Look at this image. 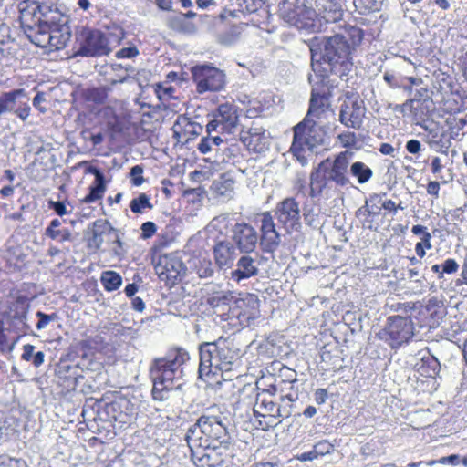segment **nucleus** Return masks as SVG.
Instances as JSON below:
<instances>
[{"mask_svg":"<svg viewBox=\"0 0 467 467\" xmlns=\"http://www.w3.org/2000/svg\"><path fill=\"white\" fill-rule=\"evenodd\" d=\"M309 47L313 70L309 82L328 81L329 73L343 78L351 71L350 46L344 36H315Z\"/></svg>","mask_w":467,"mask_h":467,"instance_id":"nucleus-1","label":"nucleus"},{"mask_svg":"<svg viewBox=\"0 0 467 467\" xmlns=\"http://www.w3.org/2000/svg\"><path fill=\"white\" fill-rule=\"evenodd\" d=\"M189 359V353L182 348H171L165 357L153 359L150 367V376L153 382L154 400H163L168 398L169 391L182 389V366Z\"/></svg>","mask_w":467,"mask_h":467,"instance_id":"nucleus-2","label":"nucleus"},{"mask_svg":"<svg viewBox=\"0 0 467 467\" xmlns=\"http://www.w3.org/2000/svg\"><path fill=\"white\" fill-rule=\"evenodd\" d=\"M226 418L222 415L204 413L191 425L184 440L191 451L192 458L195 449L213 450L227 449L231 437L227 431Z\"/></svg>","mask_w":467,"mask_h":467,"instance_id":"nucleus-3","label":"nucleus"},{"mask_svg":"<svg viewBox=\"0 0 467 467\" xmlns=\"http://www.w3.org/2000/svg\"><path fill=\"white\" fill-rule=\"evenodd\" d=\"M199 377L203 379L219 372H231L236 366L240 354L234 340L219 337L213 342H203L199 345Z\"/></svg>","mask_w":467,"mask_h":467,"instance_id":"nucleus-4","label":"nucleus"},{"mask_svg":"<svg viewBox=\"0 0 467 467\" xmlns=\"http://www.w3.org/2000/svg\"><path fill=\"white\" fill-rule=\"evenodd\" d=\"M19 11L21 26L26 35L67 24V17L47 0H25L19 4Z\"/></svg>","mask_w":467,"mask_h":467,"instance_id":"nucleus-5","label":"nucleus"},{"mask_svg":"<svg viewBox=\"0 0 467 467\" xmlns=\"http://www.w3.org/2000/svg\"><path fill=\"white\" fill-rule=\"evenodd\" d=\"M316 13L314 0H280L278 3L279 17L299 30L314 28Z\"/></svg>","mask_w":467,"mask_h":467,"instance_id":"nucleus-6","label":"nucleus"},{"mask_svg":"<svg viewBox=\"0 0 467 467\" xmlns=\"http://www.w3.org/2000/svg\"><path fill=\"white\" fill-rule=\"evenodd\" d=\"M78 45L77 55L81 57H100L110 52L107 36L98 29L83 27L76 34Z\"/></svg>","mask_w":467,"mask_h":467,"instance_id":"nucleus-7","label":"nucleus"},{"mask_svg":"<svg viewBox=\"0 0 467 467\" xmlns=\"http://www.w3.org/2000/svg\"><path fill=\"white\" fill-rule=\"evenodd\" d=\"M312 86L309 109L303 120L306 123L317 122L324 125L331 114L329 99L327 96L328 81L309 82Z\"/></svg>","mask_w":467,"mask_h":467,"instance_id":"nucleus-8","label":"nucleus"},{"mask_svg":"<svg viewBox=\"0 0 467 467\" xmlns=\"http://www.w3.org/2000/svg\"><path fill=\"white\" fill-rule=\"evenodd\" d=\"M323 125L317 122L306 123L301 121L294 128V140L291 150L295 152L303 150L307 148L313 150L319 145L325 143V132L322 129Z\"/></svg>","mask_w":467,"mask_h":467,"instance_id":"nucleus-9","label":"nucleus"},{"mask_svg":"<svg viewBox=\"0 0 467 467\" xmlns=\"http://www.w3.org/2000/svg\"><path fill=\"white\" fill-rule=\"evenodd\" d=\"M192 75L198 93L216 92L225 86V74L223 70L208 65L195 66Z\"/></svg>","mask_w":467,"mask_h":467,"instance_id":"nucleus-10","label":"nucleus"},{"mask_svg":"<svg viewBox=\"0 0 467 467\" xmlns=\"http://www.w3.org/2000/svg\"><path fill=\"white\" fill-rule=\"evenodd\" d=\"M26 36L32 43L38 47L57 50L64 48L71 37L67 25H60L58 27L34 32Z\"/></svg>","mask_w":467,"mask_h":467,"instance_id":"nucleus-11","label":"nucleus"},{"mask_svg":"<svg viewBox=\"0 0 467 467\" xmlns=\"http://www.w3.org/2000/svg\"><path fill=\"white\" fill-rule=\"evenodd\" d=\"M154 269L159 278L170 285H174L186 272L184 264L173 254L160 255Z\"/></svg>","mask_w":467,"mask_h":467,"instance_id":"nucleus-12","label":"nucleus"},{"mask_svg":"<svg viewBox=\"0 0 467 467\" xmlns=\"http://www.w3.org/2000/svg\"><path fill=\"white\" fill-rule=\"evenodd\" d=\"M275 215L287 233L296 231L301 226L299 203L294 198L288 197L278 202Z\"/></svg>","mask_w":467,"mask_h":467,"instance_id":"nucleus-13","label":"nucleus"},{"mask_svg":"<svg viewBox=\"0 0 467 467\" xmlns=\"http://www.w3.org/2000/svg\"><path fill=\"white\" fill-rule=\"evenodd\" d=\"M366 108L362 99L347 97L340 106L339 120L348 128L358 130L363 123Z\"/></svg>","mask_w":467,"mask_h":467,"instance_id":"nucleus-14","label":"nucleus"},{"mask_svg":"<svg viewBox=\"0 0 467 467\" xmlns=\"http://www.w3.org/2000/svg\"><path fill=\"white\" fill-rule=\"evenodd\" d=\"M387 333L392 347L408 342L413 336L412 322L409 317L393 316L388 318Z\"/></svg>","mask_w":467,"mask_h":467,"instance_id":"nucleus-15","label":"nucleus"},{"mask_svg":"<svg viewBox=\"0 0 467 467\" xmlns=\"http://www.w3.org/2000/svg\"><path fill=\"white\" fill-rule=\"evenodd\" d=\"M232 239L240 253L250 254L254 251L258 242L255 229L245 223H237L233 227Z\"/></svg>","mask_w":467,"mask_h":467,"instance_id":"nucleus-16","label":"nucleus"},{"mask_svg":"<svg viewBox=\"0 0 467 467\" xmlns=\"http://www.w3.org/2000/svg\"><path fill=\"white\" fill-rule=\"evenodd\" d=\"M261 245L265 252H274L281 243L280 234L275 229L273 216L269 212L260 215Z\"/></svg>","mask_w":467,"mask_h":467,"instance_id":"nucleus-17","label":"nucleus"},{"mask_svg":"<svg viewBox=\"0 0 467 467\" xmlns=\"http://www.w3.org/2000/svg\"><path fill=\"white\" fill-rule=\"evenodd\" d=\"M348 164L347 152L338 154L332 163L329 162L326 166V172L328 175V179L338 186L348 185L350 182L347 176Z\"/></svg>","mask_w":467,"mask_h":467,"instance_id":"nucleus-18","label":"nucleus"},{"mask_svg":"<svg viewBox=\"0 0 467 467\" xmlns=\"http://www.w3.org/2000/svg\"><path fill=\"white\" fill-rule=\"evenodd\" d=\"M254 413L262 417L280 418L285 416L281 413V406L275 403L274 396L268 390H263L257 394Z\"/></svg>","mask_w":467,"mask_h":467,"instance_id":"nucleus-19","label":"nucleus"},{"mask_svg":"<svg viewBox=\"0 0 467 467\" xmlns=\"http://www.w3.org/2000/svg\"><path fill=\"white\" fill-rule=\"evenodd\" d=\"M243 140L247 144L249 150L260 153L269 148L270 134L262 127H252L247 135L243 137Z\"/></svg>","mask_w":467,"mask_h":467,"instance_id":"nucleus-20","label":"nucleus"},{"mask_svg":"<svg viewBox=\"0 0 467 467\" xmlns=\"http://www.w3.org/2000/svg\"><path fill=\"white\" fill-rule=\"evenodd\" d=\"M329 163V160L323 161L310 175V195L317 197L323 194L327 190L330 189L328 175L326 172V166Z\"/></svg>","mask_w":467,"mask_h":467,"instance_id":"nucleus-21","label":"nucleus"},{"mask_svg":"<svg viewBox=\"0 0 467 467\" xmlns=\"http://www.w3.org/2000/svg\"><path fill=\"white\" fill-rule=\"evenodd\" d=\"M256 261L250 255H243L236 264V269L231 273V278L240 283L258 275Z\"/></svg>","mask_w":467,"mask_h":467,"instance_id":"nucleus-22","label":"nucleus"},{"mask_svg":"<svg viewBox=\"0 0 467 467\" xmlns=\"http://www.w3.org/2000/svg\"><path fill=\"white\" fill-rule=\"evenodd\" d=\"M316 17L321 16L326 22H337L342 16V9L334 0H314Z\"/></svg>","mask_w":467,"mask_h":467,"instance_id":"nucleus-23","label":"nucleus"},{"mask_svg":"<svg viewBox=\"0 0 467 467\" xmlns=\"http://www.w3.org/2000/svg\"><path fill=\"white\" fill-rule=\"evenodd\" d=\"M215 264L219 268L230 267L236 258L234 245L228 241H222L213 246Z\"/></svg>","mask_w":467,"mask_h":467,"instance_id":"nucleus-24","label":"nucleus"},{"mask_svg":"<svg viewBox=\"0 0 467 467\" xmlns=\"http://www.w3.org/2000/svg\"><path fill=\"white\" fill-rule=\"evenodd\" d=\"M88 171L95 176V182L89 187V192L81 200L82 202L90 203L103 197L106 191L105 179L103 173L95 167H90Z\"/></svg>","mask_w":467,"mask_h":467,"instance_id":"nucleus-25","label":"nucleus"},{"mask_svg":"<svg viewBox=\"0 0 467 467\" xmlns=\"http://www.w3.org/2000/svg\"><path fill=\"white\" fill-rule=\"evenodd\" d=\"M215 117L220 120L223 130H231L238 121L235 107L228 103L218 107Z\"/></svg>","mask_w":467,"mask_h":467,"instance_id":"nucleus-26","label":"nucleus"},{"mask_svg":"<svg viewBox=\"0 0 467 467\" xmlns=\"http://www.w3.org/2000/svg\"><path fill=\"white\" fill-rule=\"evenodd\" d=\"M418 372L427 378H435L440 371V363L438 359L431 356H423L420 359V363L417 364Z\"/></svg>","mask_w":467,"mask_h":467,"instance_id":"nucleus-27","label":"nucleus"},{"mask_svg":"<svg viewBox=\"0 0 467 467\" xmlns=\"http://www.w3.org/2000/svg\"><path fill=\"white\" fill-rule=\"evenodd\" d=\"M61 221L53 219L45 230V235L59 242L69 241L71 239V232L68 229H61Z\"/></svg>","mask_w":467,"mask_h":467,"instance_id":"nucleus-28","label":"nucleus"},{"mask_svg":"<svg viewBox=\"0 0 467 467\" xmlns=\"http://www.w3.org/2000/svg\"><path fill=\"white\" fill-rule=\"evenodd\" d=\"M20 96H25L24 89H15L0 95V117L14 110L16 99Z\"/></svg>","mask_w":467,"mask_h":467,"instance_id":"nucleus-29","label":"nucleus"},{"mask_svg":"<svg viewBox=\"0 0 467 467\" xmlns=\"http://www.w3.org/2000/svg\"><path fill=\"white\" fill-rule=\"evenodd\" d=\"M110 228V226L103 221H96L93 223L91 237L88 239V245L96 249L100 248L104 240L103 234Z\"/></svg>","mask_w":467,"mask_h":467,"instance_id":"nucleus-30","label":"nucleus"},{"mask_svg":"<svg viewBox=\"0 0 467 467\" xmlns=\"http://www.w3.org/2000/svg\"><path fill=\"white\" fill-rule=\"evenodd\" d=\"M101 284L108 292H112L119 288L122 284V277L115 271H104L100 276Z\"/></svg>","mask_w":467,"mask_h":467,"instance_id":"nucleus-31","label":"nucleus"},{"mask_svg":"<svg viewBox=\"0 0 467 467\" xmlns=\"http://www.w3.org/2000/svg\"><path fill=\"white\" fill-rule=\"evenodd\" d=\"M380 202V196L373 194L370 196L368 201H366L365 204L357 211V216H376L379 213L380 209L378 204Z\"/></svg>","mask_w":467,"mask_h":467,"instance_id":"nucleus-32","label":"nucleus"},{"mask_svg":"<svg viewBox=\"0 0 467 467\" xmlns=\"http://www.w3.org/2000/svg\"><path fill=\"white\" fill-rule=\"evenodd\" d=\"M350 172L361 184L368 182L373 175L372 170L361 161L354 162L350 167Z\"/></svg>","mask_w":467,"mask_h":467,"instance_id":"nucleus-33","label":"nucleus"},{"mask_svg":"<svg viewBox=\"0 0 467 467\" xmlns=\"http://www.w3.org/2000/svg\"><path fill=\"white\" fill-rule=\"evenodd\" d=\"M213 185L218 195L226 198L233 197L234 181L232 178L223 175Z\"/></svg>","mask_w":467,"mask_h":467,"instance_id":"nucleus-34","label":"nucleus"},{"mask_svg":"<svg viewBox=\"0 0 467 467\" xmlns=\"http://www.w3.org/2000/svg\"><path fill=\"white\" fill-rule=\"evenodd\" d=\"M27 308L21 306L20 310H16L12 316V321L16 327L17 330L23 333H27L31 330L30 325L26 323Z\"/></svg>","mask_w":467,"mask_h":467,"instance_id":"nucleus-35","label":"nucleus"},{"mask_svg":"<svg viewBox=\"0 0 467 467\" xmlns=\"http://www.w3.org/2000/svg\"><path fill=\"white\" fill-rule=\"evenodd\" d=\"M412 98L410 99H407L406 102L403 104L404 108H407L410 109V111L417 115V107L415 106L416 103H419L420 100L424 99L428 97V89L426 88H420L413 91Z\"/></svg>","mask_w":467,"mask_h":467,"instance_id":"nucleus-36","label":"nucleus"},{"mask_svg":"<svg viewBox=\"0 0 467 467\" xmlns=\"http://www.w3.org/2000/svg\"><path fill=\"white\" fill-rule=\"evenodd\" d=\"M152 207L149 196L145 193H140L130 202V208L134 213H142L145 209H152Z\"/></svg>","mask_w":467,"mask_h":467,"instance_id":"nucleus-37","label":"nucleus"},{"mask_svg":"<svg viewBox=\"0 0 467 467\" xmlns=\"http://www.w3.org/2000/svg\"><path fill=\"white\" fill-rule=\"evenodd\" d=\"M182 124L184 126L185 131L192 134V135H199L201 132L202 127L195 122L190 121V119L187 117L180 116L177 122L174 125V128L177 126H180Z\"/></svg>","mask_w":467,"mask_h":467,"instance_id":"nucleus-38","label":"nucleus"},{"mask_svg":"<svg viewBox=\"0 0 467 467\" xmlns=\"http://www.w3.org/2000/svg\"><path fill=\"white\" fill-rule=\"evenodd\" d=\"M196 271L201 278L211 277L214 273L213 263L206 259L200 260L199 265L196 266Z\"/></svg>","mask_w":467,"mask_h":467,"instance_id":"nucleus-39","label":"nucleus"},{"mask_svg":"<svg viewBox=\"0 0 467 467\" xmlns=\"http://www.w3.org/2000/svg\"><path fill=\"white\" fill-rule=\"evenodd\" d=\"M86 99L97 104L104 103L106 99L105 90L98 88H89L86 91Z\"/></svg>","mask_w":467,"mask_h":467,"instance_id":"nucleus-40","label":"nucleus"},{"mask_svg":"<svg viewBox=\"0 0 467 467\" xmlns=\"http://www.w3.org/2000/svg\"><path fill=\"white\" fill-rule=\"evenodd\" d=\"M31 108L27 102H16V107L12 112L17 116L21 120L25 121L30 115Z\"/></svg>","mask_w":467,"mask_h":467,"instance_id":"nucleus-41","label":"nucleus"},{"mask_svg":"<svg viewBox=\"0 0 467 467\" xmlns=\"http://www.w3.org/2000/svg\"><path fill=\"white\" fill-rule=\"evenodd\" d=\"M317 457L329 454L334 450L333 444L326 440L320 441L314 445Z\"/></svg>","mask_w":467,"mask_h":467,"instance_id":"nucleus-42","label":"nucleus"},{"mask_svg":"<svg viewBox=\"0 0 467 467\" xmlns=\"http://www.w3.org/2000/svg\"><path fill=\"white\" fill-rule=\"evenodd\" d=\"M142 173L143 168L140 165H135L130 169V175L134 186H140L144 182Z\"/></svg>","mask_w":467,"mask_h":467,"instance_id":"nucleus-43","label":"nucleus"},{"mask_svg":"<svg viewBox=\"0 0 467 467\" xmlns=\"http://www.w3.org/2000/svg\"><path fill=\"white\" fill-rule=\"evenodd\" d=\"M215 451L211 450V452H205L202 454V456L199 458L201 462H203V464H206L208 467H217L218 465L222 464L223 462V459H213V453Z\"/></svg>","mask_w":467,"mask_h":467,"instance_id":"nucleus-44","label":"nucleus"},{"mask_svg":"<svg viewBox=\"0 0 467 467\" xmlns=\"http://www.w3.org/2000/svg\"><path fill=\"white\" fill-rule=\"evenodd\" d=\"M36 317H38V322L36 324V328L38 330H42L47 327V326L50 323V321L54 320L56 317V314L47 315L41 311L36 312Z\"/></svg>","mask_w":467,"mask_h":467,"instance_id":"nucleus-45","label":"nucleus"},{"mask_svg":"<svg viewBox=\"0 0 467 467\" xmlns=\"http://www.w3.org/2000/svg\"><path fill=\"white\" fill-rule=\"evenodd\" d=\"M141 238L149 239L154 235L157 231V226L153 222L148 221L141 224Z\"/></svg>","mask_w":467,"mask_h":467,"instance_id":"nucleus-46","label":"nucleus"},{"mask_svg":"<svg viewBox=\"0 0 467 467\" xmlns=\"http://www.w3.org/2000/svg\"><path fill=\"white\" fill-rule=\"evenodd\" d=\"M338 140L346 148L353 147L357 143V137L353 132H344L338 135Z\"/></svg>","mask_w":467,"mask_h":467,"instance_id":"nucleus-47","label":"nucleus"},{"mask_svg":"<svg viewBox=\"0 0 467 467\" xmlns=\"http://www.w3.org/2000/svg\"><path fill=\"white\" fill-rule=\"evenodd\" d=\"M239 29L237 27H233L229 32H226L221 36V42L225 45H231L239 37Z\"/></svg>","mask_w":467,"mask_h":467,"instance_id":"nucleus-48","label":"nucleus"},{"mask_svg":"<svg viewBox=\"0 0 467 467\" xmlns=\"http://www.w3.org/2000/svg\"><path fill=\"white\" fill-rule=\"evenodd\" d=\"M458 268H459V265L457 264V262L454 259L449 258V259L445 260V262L442 265V270H441V275L439 276V278H441L444 273H446V274L455 273L458 270Z\"/></svg>","mask_w":467,"mask_h":467,"instance_id":"nucleus-49","label":"nucleus"},{"mask_svg":"<svg viewBox=\"0 0 467 467\" xmlns=\"http://www.w3.org/2000/svg\"><path fill=\"white\" fill-rule=\"evenodd\" d=\"M139 55V50L136 47H124L116 53L118 58H132Z\"/></svg>","mask_w":467,"mask_h":467,"instance_id":"nucleus-50","label":"nucleus"},{"mask_svg":"<svg viewBox=\"0 0 467 467\" xmlns=\"http://www.w3.org/2000/svg\"><path fill=\"white\" fill-rule=\"evenodd\" d=\"M48 207L54 210L55 213L59 216H63L68 213V211L67 210V207L63 202H56L50 200L48 201Z\"/></svg>","mask_w":467,"mask_h":467,"instance_id":"nucleus-51","label":"nucleus"},{"mask_svg":"<svg viewBox=\"0 0 467 467\" xmlns=\"http://www.w3.org/2000/svg\"><path fill=\"white\" fill-rule=\"evenodd\" d=\"M353 2L355 6L360 9V12L370 11L375 7L374 0H353Z\"/></svg>","mask_w":467,"mask_h":467,"instance_id":"nucleus-52","label":"nucleus"},{"mask_svg":"<svg viewBox=\"0 0 467 467\" xmlns=\"http://www.w3.org/2000/svg\"><path fill=\"white\" fill-rule=\"evenodd\" d=\"M406 150L411 154H417L421 150V143L418 140H410L406 143Z\"/></svg>","mask_w":467,"mask_h":467,"instance_id":"nucleus-53","label":"nucleus"},{"mask_svg":"<svg viewBox=\"0 0 467 467\" xmlns=\"http://www.w3.org/2000/svg\"><path fill=\"white\" fill-rule=\"evenodd\" d=\"M198 150L202 153L206 154L214 150L213 143H211L210 137L202 138L198 145Z\"/></svg>","mask_w":467,"mask_h":467,"instance_id":"nucleus-54","label":"nucleus"},{"mask_svg":"<svg viewBox=\"0 0 467 467\" xmlns=\"http://www.w3.org/2000/svg\"><path fill=\"white\" fill-rule=\"evenodd\" d=\"M348 35L352 38V44L353 45L359 44L361 42L362 38H363L362 30L358 28V27H351L349 29Z\"/></svg>","mask_w":467,"mask_h":467,"instance_id":"nucleus-55","label":"nucleus"},{"mask_svg":"<svg viewBox=\"0 0 467 467\" xmlns=\"http://www.w3.org/2000/svg\"><path fill=\"white\" fill-rule=\"evenodd\" d=\"M46 101V97L43 92H38L33 99V106L40 112H46V108L41 107V104Z\"/></svg>","mask_w":467,"mask_h":467,"instance_id":"nucleus-56","label":"nucleus"},{"mask_svg":"<svg viewBox=\"0 0 467 467\" xmlns=\"http://www.w3.org/2000/svg\"><path fill=\"white\" fill-rule=\"evenodd\" d=\"M383 79L386 81V83L390 88H400L401 87V84L399 83V81L396 78V77L393 74L389 73V72H385L384 73Z\"/></svg>","mask_w":467,"mask_h":467,"instance_id":"nucleus-57","label":"nucleus"},{"mask_svg":"<svg viewBox=\"0 0 467 467\" xmlns=\"http://www.w3.org/2000/svg\"><path fill=\"white\" fill-rule=\"evenodd\" d=\"M34 349L35 347L30 344H26L23 346V354L21 356L22 359L25 361H30L32 360L34 357Z\"/></svg>","mask_w":467,"mask_h":467,"instance_id":"nucleus-58","label":"nucleus"},{"mask_svg":"<svg viewBox=\"0 0 467 467\" xmlns=\"http://www.w3.org/2000/svg\"><path fill=\"white\" fill-rule=\"evenodd\" d=\"M431 166V171L435 175L439 174L441 171L442 168L444 167L441 159L437 156L432 158Z\"/></svg>","mask_w":467,"mask_h":467,"instance_id":"nucleus-59","label":"nucleus"},{"mask_svg":"<svg viewBox=\"0 0 467 467\" xmlns=\"http://www.w3.org/2000/svg\"><path fill=\"white\" fill-rule=\"evenodd\" d=\"M315 401L317 404H323L327 400V391L325 389H317L314 394Z\"/></svg>","mask_w":467,"mask_h":467,"instance_id":"nucleus-60","label":"nucleus"},{"mask_svg":"<svg viewBox=\"0 0 467 467\" xmlns=\"http://www.w3.org/2000/svg\"><path fill=\"white\" fill-rule=\"evenodd\" d=\"M440 183L438 182H430L427 185V192L431 195L439 197Z\"/></svg>","mask_w":467,"mask_h":467,"instance_id":"nucleus-61","label":"nucleus"},{"mask_svg":"<svg viewBox=\"0 0 467 467\" xmlns=\"http://www.w3.org/2000/svg\"><path fill=\"white\" fill-rule=\"evenodd\" d=\"M298 460H300L301 462H307V461H313V460H316L317 459V455L316 454V451L315 449L313 448L311 451H306V452H303L302 454H300L298 457Z\"/></svg>","mask_w":467,"mask_h":467,"instance_id":"nucleus-62","label":"nucleus"},{"mask_svg":"<svg viewBox=\"0 0 467 467\" xmlns=\"http://www.w3.org/2000/svg\"><path fill=\"white\" fill-rule=\"evenodd\" d=\"M439 463L445 464L451 463L452 465H457L460 462V458L456 454L450 455L448 457H442L438 461Z\"/></svg>","mask_w":467,"mask_h":467,"instance_id":"nucleus-63","label":"nucleus"},{"mask_svg":"<svg viewBox=\"0 0 467 467\" xmlns=\"http://www.w3.org/2000/svg\"><path fill=\"white\" fill-rule=\"evenodd\" d=\"M45 361V354L42 351H38L34 354L32 363L36 368L40 367Z\"/></svg>","mask_w":467,"mask_h":467,"instance_id":"nucleus-64","label":"nucleus"}]
</instances>
